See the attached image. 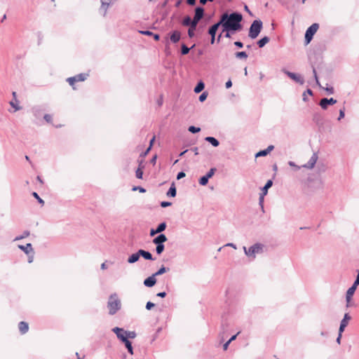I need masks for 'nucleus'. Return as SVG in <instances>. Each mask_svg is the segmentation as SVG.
Instances as JSON below:
<instances>
[{
	"instance_id": "1",
	"label": "nucleus",
	"mask_w": 359,
	"mask_h": 359,
	"mask_svg": "<svg viewBox=\"0 0 359 359\" xmlns=\"http://www.w3.org/2000/svg\"><path fill=\"white\" fill-rule=\"evenodd\" d=\"M243 20V15L238 12L233 11L231 13H224L220 16L219 22L222 28L231 29L234 32H241L243 26L242 21Z\"/></svg>"
},
{
	"instance_id": "2",
	"label": "nucleus",
	"mask_w": 359,
	"mask_h": 359,
	"mask_svg": "<svg viewBox=\"0 0 359 359\" xmlns=\"http://www.w3.org/2000/svg\"><path fill=\"white\" fill-rule=\"evenodd\" d=\"M121 303L116 293L111 294L109 297L107 302V307L109 309V313L114 315L118 311L121 309Z\"/></svg>"
},
{
	"instance_id": "3",
	"label": "nucleus",
	"mask_w": 359,
	"mask_h": 359,
	"mask_svg": "<svg viewBox=\"0 0 359 359\" xmlns=\"http://www.w3.org/2000/svg\"><path fill=\"white\" fill-rule=\"evenodd\" d=\"M262 28L263 23L261 20H253L249 28L248 36L252 39H256L260 34Z\"/></svg>"
},
{
	"instance_id": "4",
	"label": "nucleus",
	"mask_w": 359,
	"mask_h": 359,
	"mask_svg": "<svg viewBox=\"0 0 359 359\" xmlns=\"http://www.w3.org/2000/svg\"><path fill=\"white\" fill-rule=\"evenodd\" d=\"M319 28L318 23H313L307 28L304 34V43L305 45H308L313 39V36L316 33Z\"/></svg>"
},
{
	"instance_id": "5",
	"label": "nucleus",
	"mask_w": 359,
	"mask_h": 359,
	"mask_svg": "<svg viewBox=\"0 0 359 359\" xmlns=\"http://www.w3.org/2000/svg\"><path fill=\"white\" fill-rule=\"evenodd\" d=\"M264 245L260 243H257L250 246L248 250L247 256L250 259H255L256 254H261L263 252Z\"/></svg>"
},
{
	"instance_id": "6",
	"label": "nucleus",
	"mask_w": 359,
	"mask_h": 359,
	"mask_svg": "<svg viewBox=\"0 0 359 359\" xmlns=\"http://www.w3.org/2000/svg\"><path fill=\"white\" fill-rule=\"evenodd\" d=\"M283 72H284L285 74H286L290 79H291L292 80H293L294 81H295L296 83L300 84V85H303L304 83V77L299 74H297V73H294V72H291L285 69H283Z\"/></svg>"
},
{
	"instance_id": "7",
	"label": "nucleus",
	"mask_w": 359,
	"mask_h": 359,
	"mask_svg": "<svg viewBox=\"0 0 359 359\" xmlns=\"http://www.w3.org/2000/svg\"><path fill=\"white\" fill-rule=\"evenodd\" d=\"M170 38L169 39L165 38V45L166 46L169 45V40L172 43H177L181 39V32L179 30H173L169 33Z\"/></svg>"
},
{
	"instance_id": "8",
	"label": "nucleus",
	"mask_w": 359,
	"mask_h": 359,
	"mask_svg": "<svg viewBox=\"0 0 359 359\" xmlns=\"http://www.w3.org/2000/svg\"><path fill=\"white\" fill-rule=\"evenodd\" d=\"M88 76V74L81 73L74 76L68 78L67 81L69 83V84L73 87V89H75V88L74 87V83L78 81H84L87 79Z\"/></svg>"
},
{
	"instance_id": "9",
	"label": "nucleus",
	"mask_w": 359,
	"mask_h": 359,
	"mask_svg": "<svg viewBox=\"0 0 359 359\" xmlns=\"http://www.w3.org/2000/svg\"><path fill=\"white\" fill-rule=\"evenodd\" d=\"M204 14H205V9L203 7H202V6L196 7L195 10H194V15L193 18L194 19V22H196V24L198 25V22L201 20V19L203 18Z\"/></svg>"
},
{
	"instance_id": "10",
	"label": "nucleus",
	"mask_w": 359,
	"mask_h": 359,
	"mask_svg": "<svg viewBox=\"0 0 359 359\" xmlns=\"http://www.w3.org/2000/svg\"><path fill=\"white\" fill-rule=\"evenodd\" d=\"M337 102V100L333 97H330V98L324 97L320 100L319 105L320 106V107L323 109L325 110L327 109L329 105H333V104H336Z\"/></svg>"
},
{
	"instance_id": "11",
	"label": "nucleus",
	"mask_w": 359,
	"mask_h": 359,
	"mask_svg": "<svg viewBox=\"0 0 359 359\" xmlns=\"http://www.w3.org/2000/svg\"><path fill=\"white\" fill-rule=\"evenodd\" d=\"M111 331L116 334L117 338L122 342L125 339H127V336H126V330H125L123 328L115 327H114Z\"/></svg>"
},
{
	"instance_id": "12",
	"label": "nucleus",
	"mask_w": 359,
	"mask_h": 359,
	"mask_svg": "<svg viewBox=\"0 0 359 359\" xmlns=\"http://www.w3.org/2000/svg\"><path fill=\"white\" fill-rule=\"evenodd\" d=\"M356 288L357 287L355 286L354 285H352L346 291V302H347V304H346V306L348 307L349 306V302L351 300L355 290H356Z\"/></svg>"
},
{
	"instance_id": "13",
	"label": "nucleus",
	"mask_w": 359,
	"mask_h": 359,
	"mask_svg": "<svg viewBox=\"0 0 359 359\" xmlns=\"http://www.w3.org/2000/svg\"><path fill=\"white\" fill-rule=\"evenodd\" d=\"M318 160V155L316 153H313L312 156H311L310 159L308 161V162L303 165V167L307 168V169H312L315 164L316 163V161Z\"/></svg>"
},
{
	"instance_id": "14",
	"label": "nucleus",
	"mask_w": 359,
	"mask_h": 359,
	"mask_svg": "<svg viewBox=\"0 0 359 359\" xmlns=\"http://www.w3.org/2000/svg\"><path fill=\"white\" fill-rule=\"evenodd\" d=\"M18 248L23 251L27 255L34 254V251L31 243H27L25 245H18Z\"/></svg>"
},
{
	"instance_id": "15",
	"label": "nucleus",
	"mask_w": 359,
	"mask_h": 359,
	"mask_svg": "<svg viewBox=\"0 0 359 359\" xmlns=\"http://www.w3.org/2000/svg\"><path fill=\"white\" fill-rule=\"evenodd\" d=\"M156 283V276L153 273L151 276L147 277L144 280V285L147 287H151Z\"/></svg>"
},
{
	"instance_id": "16",
	"label": "nucleus",
	"mask_w": 359,
	"mask_h": 359,
	"mask_svg": "<svg viewBox=\"0 0 359 359\" xmlns=\"http://www.w3.org/2000/svg\"><path fill=\"white\" fill-rule=\"evenodd\" d=\"M221 27L220 23L219 21L212 25L210 27H209L208 29V34L210 36H216L217 32L219 29V27Z\"/></svg>"
},
{
	"instance_id": "17",
	"label": "nucleus",
	"mask_w": 359,
	"mask_h": 359,
	"mask_svg": "<svg viewBox=\"0 0 359 359\" xmlns=\"http://www.w3.org/2000/svg\"><path fill=\"white\" fill-rule=\"evenodd\" d=\"M182 25L184 27H188L198 25L196 22H194V19H191V18L189 15H187L183 18L182 21Z\"/></svg>"
},
{
	"instance_id": "18",
	"label": "nucleus",
	"mask_w": 359,
	"mask_h": 359,
	"mask_svg": "<svg viewBox=\"0 0 359 359\" xmlns=\"http://www.w3.org/2000/svg\"><path fill=\"white\" fill-rule=\"evenodd\" d=\"M313 121L318 126H322L324 124V118L321 114L318 112L314 113L313 116Z\"/></svg>"
},
{
	"instance_id": "19",
	"label": "nucleus",
	"mask_w": 359,
	"mask_h": 359,
	"mask_svg": "<svg viewBox=\"0 0 359 359\" xmlns=\"http://www.w3.org/2000/svg\"><path fill=\"white\" fill-rule=\"evenodd\" d=\"M101 6L100 8V12L102 13L103 16L106 15L107 9L111 4V0H100Z\"/></svg>"
},
{
	"instance_id": "20",
	"label": "nucleus",
	"mask_w": 359,
	"mask_h": 359,
	"mask_svg": "<svg viewBox=\"0 0 359 359\" xmlns=\"http://www.w3.org/2000/svg\"><path fill=\"white\" fill-rule=\"evenodd\" d=\"M167 240L168 238L164 233H160L153 239L152 242L155 245L164 244Z\"/></svg>"
},
{
	"instance_id": "21",
	"label": "nucleus",
	"mask_w": 359,
	"mask_h": 359,
	"mask_svg": "<svg viewBox=\"0 0 359 359\" xmlns=\"http://www.w3.org/2000/svg\"><path fill=\"white\" fill-rule=\"evenodd\" d=\"M139 32L142 35L152 36L156 41H158L161 39L160 34L154 33L149 30H140Z\"/></svg>"
},
{
	"instance_id": "22",
	"label": "nucleus",
	"mask_w": 359,
	"mask_h": 359,
	"mask_svg": "<svg viewBox=\"0 0 359 359\" xmlns=\"http://www.w3.org/2000/svg\"><path fill=\"white\" fill-rule=\"evenodd\" d=\"M140 256L142 257L146 260L154 261L156 259V258L153 257V255L149 251L144 250L143 249H140Z\"/></svg>"
},
{
	"instance_id": "23",
	"label": "nucleus",
	"mask_w": 359,
	"mask_h": 359,
	"mask_svg": "<svg viewBox=\"0 0 359 359\" xmlns=\"http://www.w3.org/2000/svg\"><path fill=\"white\" fill-rule=\"evenodd\" d=\"M140 257V250H138L135 253L130 255L127 261L129 264H134L139 260Z\"/></svg>"
},
{
	"instance_id": "24",
	"label": "nucleus",
	"mask_w": 359,
	"mask_h": 359,
	"mask_svg": "<svg viewBox=\"0 0 359 359\" xmlns=\"http://www.w3.org/2000/svg\"><path fill=\"white\" fill-rule=\"evenodd\" d=\"M18 328L21 334H24L28 332L29 325L25 321H21L18 324Z\"/></svg>"
},
{
	"instance_id": "25",
	"label": "nucleus",
	"mask_w": 359,
	"mask_h": 359,
	"mask_svg": "<svg viewBox=\"0 0 359 359\" xmlns=\"http://www.w3.org/2000/svg\"><path fill=\"white\" fill-rule=\"evenodd\" d=\"M166 195L168 197H172V198H174L176 196L177 189H176L175 184L174 182H172L171 184L169 189L168 190V191L166 193Z\"/></svg>"
},
{
	"instance_id": "26",
	"label": "nucleus",
	"mask_w": 359,
	"mask_h": 359,
	"mask_svg": "<svg viewBox=\"0 0 359 359\" xmlns=\"http://www.w3.org/2000/svg\"><path fill=\"white\" fill-rule=\"evenodd\" d=\"M205 140L208 143L211 144L214 147H217L219 145V140L214 137L208 136L205 137Z\"/></svg>"
},
{
	"instance_id": "27",
	"label": "nucleus",
	"mask_w": 359,
	"mask_h": 359,
	"mask_svg": "<svg viewBox=\"0 0 359 359\" xmlns=\"http://www.w3.org/2000/svg\"><path fill=\"white\" fill-rule=\"evenodd\" d=\"M273 186V180H269L266 182L265 185L261 188V194L266 195L268 194V190Z\"/></svg>"
},
{
	"instance_id": "28",
	"label": "nucleus",
	"mask_w": 359,
	"mask_h": 359,
	"mask_svg": "<svg viewBox=\"0 0 359 359\" xmlns=\"http://www.w3.org/2000/svg\"><path fill=\"white\" fill-rule=\"evenodd\" d=\"M270 41V38L267 36H264L257 41V44L259 48H263Z\"/></svg>"
},
{
	"instance_id": "29",
	"label": "nucleus",
	"mask_w": 359,
	"mask_h": 359,
	"mask_svg": "<svg viewBox=\"0 0 359 359\" xmlns=\"http://www.w3.org/2000/svg\"><path fill=\"white\" fill-rule=\"evenodd\" d=\"M122 343L124 344L126 349L128 350V352L130 355H133L134 354V351H133V345H132V342L129 339H126L123 341H122Z\"/></svg>"
},
{
	"instance_id": "30",
	"label": "nucleus",
	"mask_w": 359,
	"mask_h": 359,
	"mask_svg": "<svg viewBox=\"0 0 359 359\" xmlns=\"http://www.w3.org/2000/svg\"><path fill=\"white\" fill-rule=\"evenodd\" d=\"M195 46V44H194L191 48H189L185 43L181 44V54L182 55H187L190 50L192 49Z\"/></svg>"
},
{
	"instance_id": "31",
	"label": "nucleus",
	"mask_w": 359,
	"mask_h": 359,
	"mask_svg": "<svg viewBox=\"0 0 359 359\" xmlns=\"http://www.w3.org/2000/svg\"><path fill=\"white\" fill-rule=\"evenodd\" d=\"M142 164V161H140V163H139V167H138V168L135 171V176H136V177L137 179H140V180L143 178L142 168H144V166L141 167Z\"/></svg>"
},
{
	"instance_id": "32",
	"label": "nucleus",
	"mask_w": 359,
	"mask_h": 359,
	"mask_svg": "<svg viewBox=\"0 0 359 359\" xmlns=\"http://www.w3.org/2000/svg\"><path fill=\"white\" fill-rule=\"evenodd\" d=\"M169 270L170 269L168 267H165L164 265H162L154 274L156 277L163 275V273L169 271Z\"/></svg>"
},
{
	"instance_id": "33",
	"label": "nucleus",
	"mask_w": 359,
	"mask_h": 359,
	"mask_svg": "<svg viewBox=\"0 0 359 359\" xmlns=\"http://www.w3.org/2000/svg\"><path fill=\"white\" fill-rule=\"evenodd\" d=\"M205 88V84L202 81H200L197 83L196 86L194 87V92L196 93H201Z\"/></svg>"
},
{
	"instance_id": "34",
	"label": "nucleus",
	"mask_w": 359,
	"mask_h": 359,
	"mask_svg": "<svg viewBox=\"0 0 359 359\" xmlns=\"http://www.w3.org/2000/svg\"><path fill=\"white\" fill-rule=\"evenodd\" d=\"M235 57L240 60H246L248 57L245 51H238L235 53Z\"/></svg>"
},
{
	"instance_id": "35",
	"label": "nucleus",
	"mask_w": 359,
	"mask_h": 359,
	"mask_svg": "<svg viewBox=\"0 0 359 359\" xmlns=\"http://www.w3.org/2000/svg\"><path fill=\"white\" fill-rule=\"evenodd\" d=\"M32 111L36 118H39L41 116L42 109L39 107H32Z\"/></svg>"
},
{
	"instance_id": "36",
	"label": "nucleus",
	"mask_w": 359,
	"mask_h": 359,
	"mask_svg": "<svg viewBox=\"0 0 359 359\" xmlns=\"http://www.w3.org/2000/svg\"><path fill=\"white\" fill-rule=\"evenodd\" d=\"M222 32H224V36L225 38H228V39H230L231 37L232 34H234L235 33L237 32H234V31H233L231 29H229L222 28Z\"/></svg>"
},
{
	"instance_id": "37",
	"label": "nucleus",
	"mask_w": 359,
	"mask_h": 359,
	"mask_svg": "<svg viewBox=\"0 0 359 359\" xmlns=\"http://www.w3.org/2000/svg\"><path fill=\"white\" fill-rule=\"evenodd\" d=\"M166 227H167V224H166V222H163L160 223V224L156 226V231H157V232H159V234H160V233H162V232H163V231H165V230Z\"/></svg>"
},
{
	"instance_id": "38",
	"label": "nucleus",
	"mask_w": 359,
	"mask_h": 359,
	"mask_svg": "<svg viewBox=\"0 0 359 359\" xmlns=\"http://www.w3.org/2000/svg\"><path fill=\"white\" fill-rule=\"evenodd\" d=\"M351 317L349 313H346L344 314L343 319L341 320V324L343 325H348V321L351 320Z\"/></svg>"
},
{
	"instance_id": "39",
	"label": "nucleus",
	"mask_w": 359,
	"mask_h": 359,
	"mask_svg": "<svg viewBox=\"0 0 359 359\" xmlns=\"http://www.w3.org/2000/svg\"><path fill=\"white\" fill-rule=\"evenodd\" d=\"M209 178L206 177V175H203L198 180V183L201 186H206L208 183Z\"/></svg>"
},
{
	"instance_id": "40",
	"label": "nucleus",
	"mask_w": 359,
	"mask_h": 359,
	"mask_svg": "<svg viewBox=\"0 0 359 359\" xmlns=\"http://www.w3.org/2000/svg\"><path fill=\"white\" fill-rule=\"evenodd\" d=\"M30 234V232L28 230H25L22 232V233L18 236H16L14 239V241H20V240H22L27 236H29Z\"/></svg>"
},
{
	"instance_id": "41",
	"label": "nucleus",
	"mask_w": 359,
	"mask_h": 359,
	"mask_svg": "<svg viewBox=\"0 0 359 359\" xmlns=\"http://www.w3.org/2000/svg\"><path fill=\"white\" fill-rule=\"evenodd\" d=\"M266 195L265 194H259V205L262 209V211L264 212V196Z\"/></svg>"
},
{
	"instance_id": "42",
	"label": "nucleus",
	"mask_w": 359,
	"mask_h": 359,
	"mask_svg": "<svg viewBox=\"0 0 359 359\" xmlns=\"http://www.w3.org/2000/svg\"><path fill=\"white\" fill-rule=\"evenodd\" d=\"M196 27L197 26H191L189 27L187 34L189 38H193L195 36Z\"/></svg>"
},
{
	"instance_id": "43",
	"label": "nucleus",
	"mask_w": 359,
	"mask_h": 359,
	"mask_svg": "<svg viewBox=\"0 0 359 359\" xmlns=\"http://www.w3.org/2000/svg\"><path fill=\"white\" fill-rule=\"evenodd\" d=\"M306 94H308L309 95H313V90L311 89L307 88L306 90H305L303 93V95H302V100L304 102H307L308 101V97H307V96H306Z\"/></svg>"
},
{
	"instance_id": "44",
	"label": "nucleus",
	"mask_w": 359,
	"mask_h": 359,
	"mask_svg": "<svg viewBox=\"0 0 359 359\" xmlns=\"http://www.w3.org/2000/svg\"><path fill=\"white\" fill-rule=\"evenodd\" d=\"M165 250L164 244H158L156 245V252L157 255H160Z\"/></svg>"
},
{
	"instance_id": "45",
	"label": "nucleus",
	"mask_w": 359,
	"mask_h": 359,
	"mask_svg": "<svg viewBox=\"0 0 359 359\" xmlns=\"http://www.w3.org/2000/svg\"><path fill=\"white\" fill-rule=\"evenodd\" d=\"M188 130L193 134H196L201 131V128L194 126H190L188 128Z\"/></svg>"
},
{
	"instance_id": "46",
	"label": "nucleus",
	"mask_w": 359,
	"mask_h": 359,
	"mask_svg": "<svg viewBox=\"0 0 359 359\" xmlns=\"http://www.w3.org/2000/svg\"><path fill=\"white\" fill-rule=\"evenodd\" d=\"M32 195L34 198L37 200L39 203H40L41 205H44V201L39 196V195L36 192H32Z\"/></svg>"
},
{
	"instance_id": "47",
	"label": "nucleus",
	"mask_w": 359,
	"mask_h": 359,
	"mask_svg": "<svg viewBox=\"0 0 359 359\" xmlns=\"http://www.w3.org/2000/svg\"><path fill=\"white\" fill-rule=\"evenodd\" d=\"M126 336H127V339H135L136 337L137 334L135 331H127L126 330Z\"/></svg>"
},
{
	"instance_id": "48",
	"label": "nucleus",
	"mask_w": 359,
	"mask_h": 359,
	"mask_svg": "<svg viewBox=\"0 0 359 359\" xmlns=\"http://www.w3.org/2000/svg\"><path fill=\"white\" fill-rule=\"evenodd\" d=\"M217 169L215 168H211L209 171L205 174L206 177L210 179L215 175Z\"/></svg>"
},
{
	"instance_id": "49",
	"label": "nucleus",
	"mask_w": 359,
	"mask_h": 359,
	"mask_svg": "<svg viewBox=\"0 0 359 359\" xmlns=\"http://www.w3.org/2000/svg\"><path fill=\"white\" fill-rule=\"evenodd\" d=\"M268 154H269V153L266 151V149H262V150L259 151L257 153H256L255 157L257 158V157H261V156H266Z\"/></svg>"
},
{
	"instance_id": "50",
	"label": "nucleus",
	"mask_w": 359,
	"mask_h": 359,
	"mask_svg": "<svg viewBox=\"0 0 359 359\" xmlns=\"http://www.w3.org/2000/svg\"><path fill=\"white\" fill-rule=\"evenodd\" d=\"M311 67H312V69H313V76H314V79L316 80V82L320 87V82H319V80H318V75H317L316 67L313 65H311Z\"/></svg>"
},
{
	"instance_id": "51",
	"label": "nucleus",
	"mask_w": 359,
	"mask_h": 359,
	"mask_svg": "<svg viewBox=\"0 0 359 359\" xmlns=\"http://www.w3.org/2000/svg\"><path fill=\"white\" fill-rule=\"evenodd\" d=\"M10 104L12 107L15 109L14 111H18L21 109V107L18 104V102H16L15 101H11Z\"/></svg>"
},
{
	"instance_id": "52",
	"label": "nucleus",
	"mask_w": 359,
	"mask_h": 359,
	"mask_svg": "<svg viewBox=\"0 0 359 359\" xmlns=\"http://www.w3.org/2000/svg\"><path fill=\"white\" fill-rule=\"evenodd\" d=\"M345 116V107H343L339 109V114L338 116L337 120L341 121L342 118H344Z\"/></svg>"
},
{
	"instance_id": "53",
	"label": "nucleus",
	"mask_w": 359,
	"mask_h": 359,
	"mask_svg": "<svg viewBox=\"0 0 359 359\" xmlns=\"http://www.w3.org/2000/svg\"><path fill=\"white\" fill-rule=\"evenodd\" d=\"M139 191L140 193H145L146 192V189L142 187H140V186H134L133 188H132V191Z\"/></svg>"
},
{
	"instance_id": "54",
	"label": "nucleus",
	"mask_w": 359,
	"mask_h": 359,
	"mask_svg": "<svg viewBox=\"0 0 359 359\" xmlns=\"http://www.w3.org/2000/svg\"><path fill=\"white\" fill-rule=\"evenodd\" d=\"M207 97L208 93L206 92H203L199 95L198 100L202 102L206 100Z\"/></svg>"
},
{
	"instance_id": "55",
	"label": "nucleus",
	"mask_w": 359,
	"mask_h": 359,
	"mask_svg": "<svg viewBox=\"0 0 359 359\" xmlns=\"http://www.w3.org/2000/svg\"><path fill=\"white\" fill-rule=\"evenodd\" d=\"M325 90L327 92V93L328 95H332L334 93V88L332 86H330V87L327 86L325 88Z\"/></svg>"
},
{
	"instance_id": "56",
	"label": "nucleus",
	"mask_w": 359,
	"mask_h": 359,
	"mask_svg": "<svg viewBox=\"0 0 359 359\" xmlns=\"http://www.w3.org/2000/svg\"><path fill=\"white\" fill-rule=\"evenodd\" d=\"M43 118L47 123H51L53 120L52 116L48 114L44 115Z\"/></svg>"
},
{
	"instance_id": "57",
	"label": "nucleus",
	"mask_w": 359,
	"mask_h": 359,
	"mask_svg": "<svg viewBox=\"0 0 359 359\" xmlns=\"http://www.w3.org/2000/svg\"><path fill=\"white\" fill-rule=\"evenodd\" d=\"M155 306V304H154L153 302H148L147 304H146V309L147 310H151L152 308H154Z\"/></svg>"
},
{
	"instance_id": "58",
	"label": "nucleus",
	"mask_w": 359,
	"mask_h": 359,
	"mask_svg": "<svg viewBox=\"0 0 359 359\" xmlns=\"http://www.w3.org/2000/svg\"><path fill=\"white\" fill-rule=\"evenodd\" d=\"M172 205V203L171 202H169V201H162L161 202V206L162 208H167V207H169Z\"/></svg>"
},
{
	"instance_id": "59",
	"label": "nucleus",
	"mask_w": 359,
	"mask_h": 359,
	"mask_svg": "<svg viewBox=\"0 0 359 359\" xmlns=\"http://www.w3.org/2000/svg\"><path fill=\"white\" fill-rule=\"evenodd\" d=\"M233 44L235 45V46H236L238 48H243V43L240 41H236L233 43Z\"/></svg>"
},
{
	"instance_id": "60",
	"label": "nucleus",
	"mask_w": 359,
	"mask_h": 359,
	"mask_svg": "<svg viewBox=\"0 0 359 359\" xmlns=\"http://www.w3.org/2000/svg\"><path fill=\"white\" fill-rule=\"evenodd\" d=\"M186 176V174L184 171H180L177 175V180H180Z\"/></svg>"
},
{
	"instance_id": "61",
	"label": "nucleus",
	"mask_w": 359,
	"mask_h": 359,
	"mask_svg": "<svg viewBox=\"0 0 359 359\" xmlns=\"http://www.w3.org/2000/svg\"><path fill=\"white\" fill-rule=\"evenodd\" d=\"M159 233V232L156 231V229H151L149 231L150 236H154L155 235Z\"/></svg>"
},
{
	"instance_id": "62",
	"label": "nucleus",
	"mask_w": 359,
	"mask_h": 359,
	"mask_svg": "<svg viewBox=\"0 0 359 359\" xmlns=\"http://www.w3.org/2000/svg\"><path fill=\"white\" fill-rule=\"evenodd\" d=\"M166 295H167V293L165 291L160 292L156 294V296L158 297H161V298H164V297H166Z\"/></svg>"
},
{
	"instance_id": "63",
	"label": "nucleus",
	"mask_w": 359,
	"mask_h": 359,
	"mask_svg": "<svg viewBox=\"0 0 359 359\" xmlns=\"http://www.w3.org/2000/svg\"><path fill=\"white\" fill-rule=\"evenodd\" d=\"M346 325H343L340 323L339 328V334H342L343 332L344 331L346 328Z\"/></svg>"
},
{
	"instance_id": "64",
	"label": "nucleus",
	"mask_w": 359,
	"mask_h": 359,
	"mask_svg": "<svg viewBox=\"0 0 359 359\" xmlns=\"http://www.w3.org/2000/svg\"><path fill=\"white\" fill-rule=\"evenodd\" d=\"M232 86V82H231V79H229L226 83H225V87L226 89H229Z\"/></svg>"
}]
</instances>
